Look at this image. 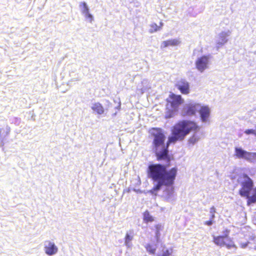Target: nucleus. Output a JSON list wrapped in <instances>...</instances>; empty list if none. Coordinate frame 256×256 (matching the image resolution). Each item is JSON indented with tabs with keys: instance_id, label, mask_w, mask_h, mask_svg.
I'll list each match as a JSON object with an SVG mask.
<instances>
[{
	"instance_id": "nucleus-1",
	"label": "nucleus",
	"mask_w": 256,
	"mask_h": 256,
	"mask_svg": "<svg viewBox=\"0 0 256 256\" xmlns=\"http://www.w3.org/2000/svg\"><path fill=\"white\" fill-rule=\"evenodd\" d=\"M200 126L193 120H181L176 123L171 128L172 135L168 138L165 144L166 136L162 128H152L148 132L153 138L152 146L156 160H165L169 162L171 158L169 155L168 146L171 144L183 140L190 132H196L200 130Z\"/></svg>"
},
{
	"instance_id": "nucleus-2",
	"label": "nucleus",
	"mask_w": 256,
	"mask_h": 256,
	"mask_svg": "<svg viewBox=\"0 0 256 256\" xmlns=\"http://www.w3.org/2000/svg\"><path fill=\"white\" fill-rule=\"evenodd\" d=\"M178 173V168L174 167L166 170V166L162 164H152L148 166L147 174L148 178L157 184L154 186L150 192L154 194L159 190L162 186H171L174 184Z\"/></svg>"
},
{
	"instance_id": "nucleus-3",
	"label": "nucleus",
	"mask_w": 256,
	"mask_h": 256,
	"mask_svg": "<svg viewBox=\"0 0 256 256\" xmlns=\"http://www.w3.org/2000/svg\"><path fill=\"white\" fill-rule=\"evenodd\" d=\"M240 178L244 180L240 182L241 188L238 190V194L241 196L248 198L250 192L254 186L253 180L246 174H243Z\"/></svg>"
},
{
	"instance_id": "nucleus-4",
	"label": "nucleus",
	"mask_w": 256,
	"mask_h": 256,
	"mask_svg": "<svg viewBox=\"0 0 256 256\" xmlns=\"http://www.w3.org/2000/svg\"><path fill=\"white\" fill-rule=\"evenodd\" d=\"M228 233L229 230H226L224 236H214V242L218 246H226L228 249L236 248L232 239L228 236Z\"/></svg>"
},
{
	"instance_id": "nucleus-5",
	"label": "nucleus",
	"mask_w": 256,
	"mask_h": 256,
	"mask_svg": "<svg viewBox=\"0 0 256 256\" xmlns=\"http://www.w3.org/2000/svg\"><path fill=\"white\" fill-rule=\"evenodd\" d=\"M169 99L166 100L168 103H170V106L174 110H176L180 104L183 102V100L180 95H176L174 94H171L169 95Z\"/></svg>"
},
{
	"instance_id": "nucleus-6",
	"label": "nucleus",
	"mask_w": 256,
	"mask_h": 256,
	"mask_svg": "<svg viewBox=\"0 0 256 256\" xmlns=\"http://www.w3.org/2000/svg\"><path fill=\"white\" fill-rule=\"evenodd\" d=\"M208 62L209 56H202L196 60V67L198 71L202 72L208 68Z\"/></svg>"
},
{
	"instance_id": "nucleus-7",
	"label": "nucleus",
	"mask_w": 256,
	"mask_h": 256,
	"mask_svg": "<svg viewBox=\"0 0 256 256\" xmlns=\"http://www.w3.org/2000/svg\"><path fill=\"white\" fill-rule=\"evenodd\" d=\"M235 156L239 158H244L248 160H252L253 158L252 153L245 151L241 148H235Z\"/></svg>"
},
{
	"instance_id": "nucleus-8",
	"label": "nucleus",
	"mask_w": 256,
	"mask_h": 256,
	"mask_svg": "<svg viewBox=\"0 0 256 256\" xmlns=\"http://www.w3.org/2000/svg\"><path fill=\"white\" fill-rule=\"evenodd\" d=\"M178 88L182 94H187L190 92V85L185 80H181L176 84Z\"/></svg>"
},
{
	"instance_id": "nucleus-9",
	"label": "nucleus",
	"mask_w": 256,
	"mask_h": 256,
	"mask_svg": "<svg viewBox=\"0 0 256 256\" xmlns=\"http://www.w3.org/2000/svg\"><path fill=\"white\" fill-rule=\"evenodd\" d=\"M199 112L202 121L203 122H206L210 115V109L209 107L206 106H200Z\"/></svg>"
},
{
	"instance_id": "nucleus-10",
	"label": "nucleus",
	"mask_w": 256,
	"mask_h": 256,
	"mask_svg": "<svg viewBox=\"0 0 256 256\" xmlns=\"http://www.w3.org/2000/svg\"><path fill=\"white\" fill-rule=\"evenodd\" d=\"M181 42L180 39H170L162 42L160 45L161 48H164L168 46H174L179 45Z\"/></svg>"
},
{
	"instance_id": "nucleus-11",
	"label": "nucleus",
	"mask_w": 256,
	"mask_h": 256,
	"mask_svg": "<svg viewBox=\"0 0 256 256\" xmlns=\"http://www.w3.org/2000/svg\"><path fill=\"white\" fill-rule=\"evenodd\" d=\"M45 252L49 256L56 254L58 252V248L54 242H48V244L44 246Z\"/></svg>"
},
{
	"instance_id": "nucleus-12",
	"label": "nucleus",
	"mask_w": 256,
	"mask_h": 256,
	"mask_svg": "<svg viewBox=\"0 0 256 256\" xmlns=\"http://www.w3.org/2000/svg\"><path fill=\"white\" fill-rule=\"evenodd\" d=\"M200 107V104H198L188 105L186 112V114L188 116L194 115Z\"/></svg>"
},
{
	"instance_id": "nucleus-13",
	"label": "nucleus",
	"mask_w": 256,
	"mask_h": 256,
	"mask_svg": "<svg viewBox=\"0 0 256 256\" xmlns=\"http://www.w3.org/2000/svg\"><path fill=\"white\" fill-rule=\"evenodd\" d=\"M92 109L97 114H102L104 112V108L100 102H96L92 104Z\"/></svg>"
},
{
	"instance_id": "nucleus-14",
	"label": "nucleus",
	"mask_w": 256,
	"mask_h": 256,
	"mask_svg": "<svg viewBox=\"0 0 256 256\" xmlns=\"http://www.w3.org/2000/svg\"><path fill=\"white\" fill-rule=\"evenodd\" d=\"M143 220L144 222L148 224V222H152L154 220V218L152 216L150 212L148 210H145L143 214Z\"/></svg>"
},
{
	"instance_id": "nucleus-15",
	"label": "nucleus",
	"mask_w": 256,
	"mask_h": 256,
	"mask_svg": "<svg viewBox=\"0 0 256 256\" xmlns=\"http://www.w3.org/2000/svg\"><path fill=\"white\" fill-rule=\"evenodd\" d=\"M247 199L248 205L256 203V186L252 189V194L251 196L250 194Z\"/></svg>"
},
{
	"instance_id": "nucleus-16",
	"label": "nucleus",
	"mask_w": 256,
	"mask_h": 256,
	"mask_svg": "<svg viewBox=\"0 0 256 256\" xmlns=\"http://www.w3.org/2000/svg\"><path fill=\"white\" fill-rule=\"evenodd\" d=\"M163 26L162 22H160V24L158 25L156 23H152L150 25V32L154 33L160 30Z\"/></svg>"
},
{
	"instance_id": "nucleus-17",
	"label": "nucleus",
	"mask_w": 256,
	"mask_h": 256,
	"mask_svg": "<svg viewBox=\"0 0 256 256\" xmlns=\"http://www.w3.org/2000/svg\"><path fill=\"white\" fill-rule=\"evenodd\" d=\"M154 233H155V238L157 240L160 239V232L162 230L163 226L160 224H158L154 226Z\"/></svg>"
},
{
	"instance_id": "nucleus-18",
	"label": "nucleus",
	"mask_w": 256,
	"mask_h": 256,
	"mask_svg": "<svg viewBox=\"0 0 256 256\" xmlns=\"http://www.w3.org/2000/svg\"><path fill=\"white\" fill-rule=\"evenodd\" d=\"M147 252L150 254H154L156 253V247L150 244H148L145 246Z\"/></svg>"
},
{
	"instance_id": "nucleus-19",
	"label": "nucleus",
	"mask_w": 256,
	"mask_h": 256,
	"mask_svg": "<svg viewBox=\"0 0 256 256\" xmlns=\"http://www.w3.org/2000/svg\"><path fill=\"white\" fill-rule=\"evenodd\" d=\"M133 238L132 232H130V234L126 233L124 238V242L126 245L128 246Z\"/></svg>"
},
{
	"instance_id": "nucleus-20",
	"label": "nucleus",
	"mask_w": 256,
	"mask_h": 256,
	"mask_svg": "<svg viewBox=\"0 0 256 256\" xmlns=\"http://www.w3.org/2000/svg\"><path fill=\"white\" fill-rule=\"evenodd\" d=\"M200 138L196 134H193L188 139V143L191 144H194L199 140Z\"/></svg>"
},
{
	"instance_id": "nucleus-21",
	"label": "nucleus",
	"mask_w": 256,
	"mask_h": 256,
	"mask_svg": "<svg viewBox=\"0 0 256 256\" xmlns=\"http://www.w3.org/2000/svg\"><path fill=\"white\" fill-rule=\"evenodd\" d=\"M82 5L83 6L82 13L85 15L88 14L89 12L88 8L85 2L82 3Z\"/></svg>"
},
{
	"instance_id": "nucleus-22",
	"label": "nucleus",
	"mask_w": 256,
	"mask_h": 256,
	"mask_svg": "<svg viewBox=\"0 0 256 256\" xmlns=\"http://www.w3.org/2000/svg\"><path fill=\"white\" fill-rule=\"evenodd\" d=\"M172 250H166L164 251L162 254L159 256H170L172 254Z\"/></svg>"
},
{
	"instance_id": "nucleus-23",
	"label": "nucleus",
	"mask_w": 256,
	"mask_h": 256,
	"mask_svg": "<svg viewBox=\"0 0 256 256\" xmlns=\"http://www.w3.org/2000/svg\"><path fill=\"white\" fill-rule=\"evenodd\" d=\"M244 132L247 134H253L256 136V130L248 129L246 130Z\"/></svg>"
},
{
	"instance_id": "nucleus-24",
	"label": "nucleus",
	"mask_w": 256,
	"mask_h": 256,
	"mask_svg": "<svg viewBox=\"0 0 256 256\" xmlns=\"http://www.w3.org/2000/svg\"><path fill=\"white\" fill-rule=\"evenodd\" d=\"M212 223H213L212 220L210 219L206 221L204 224L207 225V226H211L212 224Z\"/></svg>"
},
{
	"instance_id": "nucleus-25",
	"label": "nucleus",
	"mask_w": 256,
	"mask_h": 256,
	"mask_svg": "<svg viewBox=\"0 0 256 256\" xmlns=\"http://www.w3.org/2000/svg\"><path fill=\"white\" fill-rule=\"evenodd\" d=\"M85 16H86V18H89L90 21L92 20V16L89 12L88 14H85Z\"/></svg>"
},
{
	"instance_id": "nucleus-26",
	"label": "nucleus",
	"mask_w": 256,
	"mask_h": 256,
	"mask_svg": "<svg viewBox=\"0 0 256 256\" xmlns=\"http://www.w3.org/2000/svg\"><path fill=\"white\" fill-rule=\"evenodd\" d=\"M210 212L211 214H215L216 213V209L214 206H212L210 209Z\"/></svg>"
},
{
	"instance_id": "nucleus-27",
	"label": "nucleus",
	"mask_w": 256,
	"mask_h": 256,
	"mask_svg": "<svg viewBox=\"0 0 256 256\" xmlns=\"http://www.w3.org/2000/svg\"><path fill=\"white\" fill-rule=\"evenodd\" d=\"M214 217H215L214 214H212L211 216H210V219L212 220Z\"/></svg>"
},
{
	"instance_id": "nucleus-28",
	"label": "nucleus",
	"mask_w": 256,
	"mask_h": 256,
	"mask_svg": "<svg viewBox=\"0 0 256 256\" xmlns=\"http://www.w3.org/2000/svg\"><path fill=\"white\" fill-rule=\"evenodd\" d=\"M255 249L256 250V248H255Z\"/></svg>"
}]
</instances>
